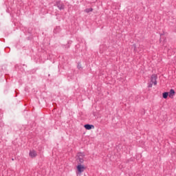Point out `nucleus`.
<instances>
[{"label":"nucleus","mask_w":176,"mask_h":176,"mask_svg":"<svg viewBox=\"0 0 176 176\" xmlns=\"http://www.w3.org/2000/svg\"><path fill=\"white\" fill-rule=\"evenodd\" d=\"M162 97H163V98H167V97H168V92H164L163 94H162Z\"/></svg>","instance_id":"nucleus-7"},{"label":"nucleus","mask_w":176,"mask_h":176,"mask_svg":"<svg viewBox=\"0 0 176 176\" xmlns=\"http://www.w3.org/2000/svg\"><path fill=\"white\" fill-rule=\"evenodd\" d=\"M76 162L78 164H82L85 162V155L82 153H79L77 155Z\"/></svg>","instance_id":"nucleus-3"},{"label":"nucleus","mask_w":176,"mask_h":176,"mask_svg":"<svg viewBox=\"0 0 176 176\" xmlns=\"http://www.w3.org/2000/svg\"><path fill=\"white\" fill-rule=\"evenodd\" d=\"M29 156L32 159H34L36 156H38V153H36V151L35 150H32L29 153Z\"/></svg>","instance_id":"nucleus-4"},{"label":"nucleus","mask_w":176,"mask_h":176,"mask_svg":"<svg viewBox=\"0 0 176 176\" xmlns=\"http://www.w3.org/2000/svg\"><path fill=\"white\" fill-rule=\"evenodd\" d=\"M86 12H93V8H89V9H87Z\"/></svg>","instance_id":"nucleus-8"},{"label":"nucleus","mask_w":176,"mask_h":176,"mask_svg":"<svg viewBox=\"0 0 176 176\" xmlns=\"http://www.w3.org/2000/svg\"><path fill=\"white\" fill-rule=\"evenodd\" d=\"M84 127L86 130H91V129H94V126L90 124H85Z\"/></svg>","instance_id":"nucleus-6"},{"label":"nucleus","mask_w":176,"mask_h":176,"mask_svg":"<svg viewBox=\"0 0 176 176\" xmlns=\"http://www.w3.org/2000/svg\"><path fill=\"white\" fill-rule=\"evenodd\" d=\"M156 79H157V77L156 75H152L151 77V80L148 82V87H152L153 85L156 86L157 85V82L156 81Z\"/></svg>","instance_id":"nucleus-2"},{"label":"nucleus","mask_w":176,"mask_h":176,"mask_svg":"<svg viewBox=\"0 0 176 176\" xmlns=\"http://www.w3.org/2000/svg\"><path fill=\"white\" fill-rule=\"evenodd\" d=\"M87 168L86 166L82 164H78L76 166V174H80L81 173H83Z\"/></svg>","instance_id":"nucleus-1"},{"label":"nucleus","mask_w":176,"mask_h":176,"mask_svg":"<svg viewBox=\"0 0 176 176\" xmlns=\"http://www.w3.org/2000/svg\"><path fill=\"white\" fill-rule=\"evenodd\" d=\"M58 8H59V9H63V6L60 7V6L58 5Z\"/></svg>","instance_id":"nucleus-9"},{"label":"nucleus","mask_w":176,"mask_h":176,"mask_svg":"<svg viewBox=\"0 0 176 176\" xmlns=\"http://www.w3.org/2000/svg\"><path fill=\"white\" fill-rule=\"evenodd\" d=\"M174 96H175V91L172 89L168 93V96L170 97V98H174Z\"/></svg>","instance_id":"nucleus-5"}]
</instances>
